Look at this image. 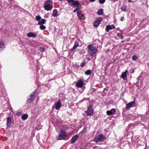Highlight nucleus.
<instances>
[{
    "label": "nucleus",
    "mask_w": 149,
    "mask_h": 149,
    "mask_svg": "<svg viewBox=\"0 0 149 149\" xmlns=\"http://www.w3.org/2000/svg\"><path fill=\"white\" fill-rule=\"evenodd\" d=\"M135 103V102L133 101L127 104L126 105V109H127L130 107L132 106Z\"/></svg>",
    "instance_id": "13"
},
{
    "label": "nucleus",
    "mask_w": 149,
    "mask_h": 149,
    "mask_svg": "<svg viewBox=\"0 0 149 149\" xmlns=\"http://www.w3.org/2000/svg\"><path fill=\"white\" fill-rule=\"evenodd\" d=\"M93 111L92 107L90 105L88 108V110L85 111V113L88 116H92L93 115Z\"/></svg>",
    "instance_id": "6"
},
{
    "label": "nucleus",
    "mask_w": 149,
    "mask_h": 149,
    "mask_svg": "<svg viewBox=\"0 0 149 149\" xmlns=\"http://www.w3.org/2000/svg\"><path fill=\"white\" fill-rule=\"evenodd\" d=\"M77 16L79 18L81 19H82L83 18V17H84V16L82 15L81 11L80 10L79 11H77Z\"/></svg>",
    "instance_id": "15"
},
{
    "label": "nucleus",
    "mask_w": 149,
    "mask_h": 149,
    "mask_svg": "<svg viewBox=\"0 0 149 149\" xmlns=\"http://www.w3.org/2000/svg\"><path fill=\"white\" fill-rule=\"evenodd\" d=\"M45 50L44 48L43 47H40L39 48V50L40 52H45Z\"/></svg>",
    "instance_id": "30"
},
{
    "label": "nucleus",
    "mask_w": 149,
    "mask_h": 149,
    "mask_svg": "<svg viewBox=\"0 0 149 149\" xmlns=\"http://www.w3.org/2000/svg\"><path fill=\"white\" fill-rule=\"evenodd\" d=\"M58 13V10L56 9H54L53 11L52 16L54 17H56Z\"/></svg>",
    "instance_id": "17"
},
{
    "label": "nucleus",
    "mask_w": 149,
    "mask_h": 149,
    "mask_svg": "<svg viewBox=\"0 0 149 149\" xmlns=\"http://www.w3.org/2000/svg\"><path fill=\"white\" fill-rule=\"evenodd\" d=\"M36 90H35L33 91V93H32L31 95H29V97L27 100V102L28 103H31L35 99V94L36 93Z\"/></svg>",
    "instance_id": "5"
},
{
    "label": "nucleus",
    "mask_w": 149,
    "mask_h": 149,
    "mask_svg": "<svg viewBox=\"0 0 149 149\" xmlns=\"http://www.w3.org/2000/svg\"><path fill=\"white\" fill-rule=\"evenodd\" d=\"M61 101L59 100L56 104L55 109L56 110H58L61 108Z\"/></svg>",
    "instance_id": "8"
},
{
    "label": "nucleus",
    "mask_w": 149,
    "mask_h": 149,
    "mask_svg": "<svg viewBox=\"0 0 149 149\" xmlns=\"http://www.w3.org/2000/svg\"><path fill=\"white\" fill-rule=\"evenodd\" d=\"M91 73H92L91 71L90 70H86L85 72V74L86 75H90Z\"/></svg>",
    "instance_id": "26"
},
{
    "label": "nucleus",
    "mask_w": 149,
    "mask_h": 149,
    "mask_svg": "<svg viewBox=\"0 0 149 149\" xmlns=\"http://www.w3.org/2000/svg\"><path fill=\"white\" fill-rule=\"evenodd\" d=\"M105 139V137L103 134H100L95 136L94 141L96 142L102 141Z\"/></svg>",
    "instance_id": "4"
},
{
    "label": "nucleus",
    "mask_w": 149,
    "mask_h": 149,
    "mask_svg": "<svg viewBox=\"0 0 149 149\" xmlns=\"http://www.w3.org/2000/svg\"><path fill=\"white\" fill-rule=\"evenodd\" d=\"M84 82L81 80H80L76 83V86L78 88L81 87L83 85Z\"/></svg>",
    "instance_id": "10"
},
{
    "label": "nucleus",
    "mask_w": 149,
    "mask_h": 149,
    "mask_svg": "<svg viewBox=\"0 0 149 149\" xmlns=\"http://www.w3.org/2000/svg\"><path fill=\"white\" fill-rule=\"evenodd\" d=\"M124 17H121V18L120 19V20L121 21H123V20H124Z\"/></svg>",
    "instance_id": "37"
},
{
    "label": "nucleus",
    "mask_w": 149,
    "mask_h": 149,
    "mask_svg": "<svg viewBox=\"0 0 149 149\" xmlns=\"http://www.w3.org/2000/svg\"><path fill=\"white\" fill-rule=\"evenodd\" d=\"M121 10L123 12H125L127 11V10L126 9V7L124 6H123L121 7Z\"/></svg>",
    "instance_id": "25"
},
{
    "label": "nucleus",
    "mask_w": 149,
    "mask_h": 149,
    "mask_svg": "<svg viewBox=\"0 0 149 149\" xmlns=\"http://www.w3.org/2000/svg\"><path fill=\"white\" fill-rule=\"evenodd\" d=\"M137 58V57L136 55H134L132 57V59L134 61H135Z\"/></svg>",
    "instance_id": "33"
},
{
    "label": "nucleus",
    "mask_w": 149,
    "mask_h": 149,
    "mask_svg": "<svg viewBox=\"0 0 149 149\" xmlns=\"http://www.w3.org/2000/svg\"><path fill=\"white\" fill-rule=\"evenodd\" d=\"M41 19V17L39 15H38L36 17V19L37 21H40Z\"/></svg>",
    "instance_id": "29"
},
{
    "label": "nucleus",
    "mask_w": 149,
    "mask_h": 149,
    "mask_svg": "<svg viewBox=\"0 0 149 149\" xmlns=\"http://www.w3.org/2000/svg\"><path fill=\"white\" fill-rule=\"evenodd\" d=\"M102 18L101 17L97 18L93 23V25L95 27H97L99 26L100 22L102 20Z\"/></svg>",
    "instance_id": "7"
},
{
    "label": "nucleus",
    "mask_w": 149,
    "mask_h": 149,
    "mask_svg": "<svg viewBox=\"0 0 149 149\" xmlns=\"http://www.w3.org/2000/svg\"><path fill=\"white\" fill-rule=\"evenodd\" d=\"M40 29L41 30H43L46 29V27L44 25H41L39 27Z\"/></svg>",
    "instance_id": "28"
},
{
    "label": "nucleus",
    "mask_w": 149,
    "mask_h": 149,
    "mask_svg": "<svg viewBox=\"0 0 149 149\" xmlns=\"http://www.w3.org/2000/svg\"><path fill=\"white\" fill-rule=\"evenodd\" d=\"M115 27L114 25H108L106 27V31L108 32L110 30L115 29Z\"/></svg>",
    "instance_id": "9"
},
{
    "label": "nucleus",
    "mask_w": 149,
    "mask_h": 149,
    "mask_svg": "<svg viewBox=\"0 0 149 149\" xmlns=\"http://www.w3.org/2000/svg\"><path fill=\"white\" fill-rule=\"evenodd\" d=\"M124 42L123 41H121V42Z\"/></svg>",
    "instance_id": "40"
},
{
    "label": "nucleus",
    "mask_w": 149,
    "mask_h": 149,
    "mask_svg": "<svg viewBox=\"0 0 149 149\" xmlns=\"http://www.w3.org/2000/svg\"><path fill=\"white\" fill-rule=\"evenodd\" d=\"M88 52L92 56L95 57L98 52L97 48L93 45H89L87 47Z\"/></svg>",
    "instance_id": "1"
},
{
    "label": "nucleus",
    "mask_w": 149,
    "mask_h": 149,
    "mask_svg": "<svg viewBox=\"0 0 149 149\" xmlns=\"http://www.w3.org/2000/svg\"><path fill=\"white\" fill-rule=\"evenodd\" d=\"M67 135V133L64 130H61L59 133V135L56 137L57 140H62L64 139Z\"/></svg>",
    "instance_id": "2"
},
{
    "label": "nucleus",
    "mask_w": 149,
    "mask_h": 149,
    "mask_svg": "<svg viewBox=\"0 0 149 149\" xmlns=\"http://www.w3.org/2000/svg\"><path fill=\"white\" fill-rule=\"evenodd\" d=\"M5 47L3 42H0V52H1L4 48Z\"/></svg>",
    "instance_id": "20"
},
{
    "label": "nucleus",
    "mask_w": 149,
    "mask_h": 149,
    "mask_svg": "<svg viewBox=\"0 0 149 149\" xmlns=\"http://www.w3.org/2000/svg\"><path fill=\"white\" fill-rule=\"evenodd\" d=\"M74 1V0H67V1L68 3L72 2Z\"/></svg>",
    "instance_id": "35"
},
{
    "label": "nucleus",
    "mask_w": 149,
    "mask_h": 149,
    "mask_svg": "<svg viewBox=\"0 0 149 149\" xmlns=\"http://www.w3.org/2000/svg\"><path fill=\"white\" fill-rule=\"evenodd\" d=\"M79 45V43L78 42H75L72 48V50H74L76 49V48L78 47Z\"/></svg>",
    "instance_id": "23"
},
{
    "label": "nucleus",
    "mask_w": 149,
    "mask_h": 149,
    "mask_svg": "<svg viewBox=\"0 0 149 149\" xmlns=\"http://www.w3.org/2000/svg\"><path fill=\"white\" fill-rule=\"evenodd\" d=\"M52 1L49 0H47L45 1L44 5L45 9L47 11L51 10L53 6L50 4Z\"/></svg>",
    "instance_id": "3"
},
{
    "label": "nucleus",
    "mask_w": 149,
    "mask_h": 149,
    "mask_svg": "<svg viewBox=\"0 0 149 149\" xmlns=\"http://www.w3.org/2000/svg\"><path fill=\"white\" fill-rule=\"evenodd\" d=\"M21 113H22L21 112H17V116H21Z\"/></svg>",
    "instance_id": "36"
},
{
    "label": "nucleus",
    "mask_w": 149,
    "mask_h": 149,
    "mask_svg": "<svg viewBox=\"0 0 149 149\" xmlns=\"http://www.w3.org/2000/svg\"><path fill=\"white\" fill-rule=\"evenodd\" d=\"M7 123L6 124L8 126V127L10 125H11L12 124L11 118L10 117H8L7 118Z\"/></svg>",
    "instance_id": "14"
},
{
    "label": "nucleus",
    "mask_w": 149,
    "mask_h": 149,
    "mask_svg": "<svg viewBox=\"0 0 149 149\" xmlns=\"http://www.w3.org/2000/svg\"><path fill=\"white\" fill-rule=\"evenodd\" d=\"M77 135L73 136L71 139V142L70 143H72L74 142L77 140Z\"/></svg>",
    "instance_id": "16"
},
{
    "label": "nucleus",
    "mask_w": 149,
    "mask_h": 149,
    "mask_svg": "<svg viewBox=\"0 0 149 149\" xmlns=\"http://www.w3.org/2000/svg\"><path fill=\"white\" fill-rule=\"evenodd\" d=\"M103 13V10L102 9H100L97 12V13L98 15H101Z\"/></svg>",
    "instance_id": "22"
},
{
    "label": "nucleus",
    "mask_w": 149,
    "mask_h": 149,
    "mask_svg": "<svg viewBox=\"0 0 149 149\" xmlns=\"http://www.w3.org/2000/svg\"><path fill=\"white\" fill-rule=\"evenodd\" d=\"M105 1V0H99V2L100 4H103Z\"/></svg>",
    "instance_id": "32"
},
{
    "label": "nucleus",
    "mask_w": 149,
    "mask_h": 149,
    "mask_svg": "<svg viewBox=\"0 0 149 149\" xmlns=\"http://www.w3.org/2000/svg\"><path fill=\"white\" fill-rule=\"evenodd\" d=\"M27 36L30 38H36V34L33 32H30L27 33Z\"/></svg>",
    "instance_id": "12"
},
{
    "label": "nucleus",
    "mask_w": 149,
    "mask_h": 149,
    "mask_svg": "<svg viewBox=\"0 0 149 149\" xmlns=\"http://www.w3.org/2000/svg\"><path fill=\"white\" fill-rule=\"evenodd\" d=\"M79 5V2L78 1H73L71 4V6H72L73 5L78 6Z\"/></svg>",
    "instance_id": "24"
},
{
    "label": "nucleus",
    "mask_w": 149,
    "mask_h": 149,
    "mask_svg": "<svg viewBox=\"0 0 149 149\" xmlns=\"http://www.w3.org/2000/svg\"><path fill=\"white\" fill-rule=\"evenodd\" d=\"M115 112L116 109H112L110 110L107 111L106 112L107 115H110L112 114Z\"/></svg>",
    "instance_id": "11"
},
{
    "label": "nucleus",
    "mask_w": 149,
    "mask_h": 149,
    "mask_svg": "<svg viewBox=\"0 0 149 149\" xmlns=\"http://www.w3.org/2000/svg\"><path fill=\"white\" fill-rule=\"evenodd\" d=\"M80 10V9H79V7H76V9L73 11V12L75 13L76 12H77V11H79Z\"/></svg>",
    "instance_id": "31"
},
{
    "label": "nucleus",
    "mask_w": 149,
    "mask_h": 149,
    "mask_svg": "<svg viewBox=\"0 0 149 149\" xmlns=\"http://www.w3.org/2000/svg\"><path fill=\"white\" fill-rule=\"evenodd\" d=\"M96 0H90V2H94Z\"/></svg>",
    "instance_id": "39"
},
{
    "label": "nucleus",
    "mask_w": 149,
    "mask_h": 149,
    "mask_svg": "<svg viewBox=\"0 0 149 149\" xmlns=\"http://www.w3.org/2000/svg\"><path fill=\"white\" fill-rule=\"evenodd\" d=\"M117 35L121 39H123V37L120 33H117Z\"/></svg>",
    "instance_id": "27"
},
{
    "label": "nucleus",
    "mask_w": 149,
    "mask_h": 149,
    "mask_svg": "<svg viewBox=\"0 0 149 149\" xmlns=\"http://www.w3.org/2000/svg\"><path fill=\"white\" fill-rule=\"evenodd\" d=\"M85 63L84 62H82L81 64V66L82 67H83L85 66Z\"/></svg>",
    "instance_id": "34"
},
{
    "label": "nucleus",
    "mask_w": 149,
    "mask_h": 149,
    "mask_svg": "<svg viewBox=\"0 0 149 149\" xmlns=\"http://www.w3.org/2000/svg\"><path fill=\"white\" fill-rule=\"evenodd\" d=\"M121 77L124 80H125L127 78V73L126 72L122 73L121 74Z\"/></svg>",
    "instance_id": "19"
},
{
    "label": "nucleus",
    "mask_w": 149,
    "mask_h": 149,
    "mask_svg": "<svg viewBox=\"0 0 149 149\" xmlns=\"http://www.w3.org/2000/svg\"><path fill=\"white\" fill-rule=\"evenodd\" d=\"M28 117V115L26 114H24L22 115V119L23 120H26Z\"/></svg>",
    "instance_id": "21"
},
{
    "label": "nucleus",
    "mask_w": 149,
    "mask_h": 149,
    "mask_svg": "<svg viewBox=\"0 0 149 149\" xmlns=\"http://www.w3.org/2000/svg\"><path fill=\"white\" fill-rule=\"evenodd\" d=\"M46 22V20L44 19H42L41 20L39 21L38 22V24L39 25H42L45 23Z\"/></svg>",
    "instance_id": "18"
},
{
    "label": "nucleus",
    "mask_w": 149,
    "mask_h": 149,
    "mask_svg": "<svg viewBox=\"0 0 149 149\" xmlns=\"http://www.w3.org/2000/svg\"><path fill=\"white\" fill-rule=\"evenodd\" d=\"M128 2L129 3L133 2V1H132V0H128Z\"/></svg>",
    "instance_id": "38"
}]
</instances>
